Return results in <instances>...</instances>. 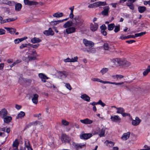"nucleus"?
<instances>
[{
    "label": "nucleus",
    "instance_id": "obj_1",
    "mask_svg": "<svg viewBox=\"0 0 150 150\" xmlns=\"http://www.w3.org/2000/svg\"><path fill=\"white\" fill-rule=\"evenodd\" d=\"M73 26L76 28H79L84 23V19L81 15H77L72 18Z\"/></svg>",
    "mask_w": 150,
    "mask_h": 150
},
{
    "label": "nucleus",
    "instance_id": "obj_2",
    "mask_svg": "<svg viewBox=\"0 0 150 150\" xmlns=\"http://www.w3.org/2000/svg\"><path fill=\"white\" fill-rule=\"evenodd\" d=\"M111 62L113 65L120 66L123 64V59L119 58L113 59L111 60Z\"/></svg>",
    "mask_w": 150,
    "mask_h": 150
},
{
    "label": "nucleus",
    "instance_id": "obj_3",
    "mask_svg": "<svg viewBox=\"0 0 150 150\" xmlns=\"http://www.w3.org/2000/svg\"><path fill=\"white\" fill-rule=\"evenodd\" d=\"M77 28L74 26H71L66 28L65 30H64V32H65L67 34H70L75 32Z\"/></svg>",
    "mask_w": 150,
    "mask_h": 150
},
{
    "label": "nucleus",
    "instance_id": "obj_4",
    "mask_svg": "<svg viewBox=\"0 0 150 150\" xmlns=\"http://www.w3.org/2000/svg\"><path fill=\"white\" fill-rule=\"evenodd\" d=\"M70 73L64 71H57V74L59 76L62 78H65L70 74Z\"/></svg>",
    "mask_w": 150,
    "mask_h": 150
},
{
    "label": "nucleus",
    "instance_id": "obj_5",
    "mask_svg": "<svg viewBox=\"0 0 150 150\" xmlns=\"http://www.w3.org/2000/svg\"><path fill=\"white\" fill-rule=\"evenodd\" d=\"M90 27V30L92 32H94L97 30L98 28V24L96 23H91Z\"/></svg>",
    "mask_w": 150,
    "mask_h": 150
},
{
    "label": "nucleus",
    "instance_id": "obj_6",
    "mask_svg": "<svg viewBox=\"0 0 150 150\" xmlns=\"http://www.w3.org/2000/svg\"><path fill=\"white\" fill-rule=\"evenodd\" d=\"M83 42L85 46L86 47H92L94 45V43L93 42L88 40L86 39H83Z\"/></svg>",
    "mask_w": 150,
    "mask_h": 150
},
{
    "label": "nucleus",
    "instance_id": "obj_7",
    "mask_svg": "<svg viewBox=\"0 0 150 150\" xmlns=\"http://www.w3.org/2000/svg\"><path fill=\"white\" fill-rule=\"evenodd\" d=\"M103 10L101 12L102 14L104 16H107L108 15L110 9L109 6H107L103 8Z\"/></svg>",
    "mask_w": 150,
    "mask_h": 150
},
{
    "label": "nucleus",
    "instance_id": "obj_8",
    "mask_svg": "<svg viewBox=\"0 0 150 150\" xmlns=\"http://www.w3.org/2000/svg\"><path fill=\"white\" fill-rule=\"evenodd\" d=\"M92 136L91 133L82 134L80 136V138L82 139H87L91 138Z\"/></svg>",
    "mask_w": 150,
    "mask_h": 150
},
{
    "label": "nucleus",
    "instance_id": "obj_9",
    "mask_svg": "<svg viewBox=\"0 0 150 150\" xmlns=\"http://www.w3.org/2000/svg\"><path fill=\"white\" fill-rule=\"evenodd\" d=\"M61 140L63 143H69L71 144V143L69 141V138L66 135L63 134L62 136Z\"/></svg>",
    "mask_w": 150,
    "mask_h": 150
},
{
    "label": "nucleus",
    "instance_id": "obj_10",
    "mask_svg": "<svg viewBox=\"0 0 150 150\" xmlns=\"http://www.w3.org/2000/svg\"><path fill=\"white\" fill-rule=\"evenodd\" d=\"M132 120V124L134 126H137L138 125L141 121V120L139 117H136L135 120Z\"/></svg>",
    "mask_w": 150,
    "mask_h": 150
},
{
    "label": "nucleus",
    "instance_id": "obj_11",
    "mask_svg": "<svg viewBox=\"0 0 150 150\" xmlns=\"http://www.w3.org/2000/svg\"><path fill=\"white\" fill-rule=\"evenodd\" d=\"M20 150H33L31 147L29 142L28 140H25V147L23 149H20Z\"/></svg>",
    "mask_w": 150,
    "mask_h": 150
},
{
    "label": "nucleus",
    "instance_id": "obj_12",
    "mask_svg": "<svg viewBox=\"0 0 150 150\" xmlns=\"http://www.w3.org/2000/svg\"><path fill=\"white\" fill-rule=\"evenodd\" d=\"M72 144L77 150H79L80 149H81L86 146V144L84 143L76 144L73 142H72Z\"/></svg>",
    "mask_w": 150,
    "mask_h": 150
},
{
    "label": "nucleus",
    "instance_id": "obj_13",
    "mask_svg": "<svg viewBox=\"0 0 150 150\" xmlns=\"http://www.w3.org/2000/svg\"><path fill=\"white\" fill-rule=\"evenodd\" d=\"M110 119L112 121L115 122H120L121 120V118L117 115H115L114 116H111Z\"/></svg>",
    "mask_w": 150,
    "mask_h": 150
},
{
    "label": "nucleus",
    "instance_id": "obj_14",
    "mask_svg": "<svg viewBox=\"0 0 150 150\" xmlns=\"http://www.w3.org/2000/svg\"><path fill=\"white\" fill-rule=\"evenodd\" d=\"M130 132H128L124 133L121 137V139L123 141H126L130 137Z\"/></svg>",
    "mask_w": 150,
    "mask_h": 150
},
{
    "label": "nucleus",
    "instance_id": "obj_15",
    "mask_svg": "<svg viewBox=\"0 0 150 150\" xmlns=\"http://www.w3.org/2000/svg\"><path fill=\"white\" fill-rule=\"evenodd\" d=\"M19 144V142L18 140L17 139H16L13 141L12 144V147L13 150H18Z\"/></svg>",
    "mask_w": 150,
    "mask_h": 150
},
{
    "label": "nucleus",
    "instance_id": "obj_16",
    "mask_svg": "<svg viewBox=\"0 0 150 150\" xmlns=\"http://www.w3.org/2000/svg\"><path fill=\"white\" fill-rule=\"evenodd\" d=\"M80 121L83 124L90 125L92 123L93 121L88 118H86L83 120H81Z\"/></svg>",
    "mask_w": 150,
    "mask_h": 150
},
{
    "label": "nucleus",
    "instance_id": "obj_17",
    "mask_svg": "<svg viewBox=\"0 0 150 150\" xmlns=\"http://www.w3.org/2000/svg\"><path fill=\"white\" fill-rule=\"evenodd\" d=\"M43 33L47 36L52 35L54 34V32L52 28H49L48 30L44 31Z\"/></svg>",
    "mask_w": 150,
    "mask_h": 150
},
{
    "label": "nucleus",
    "instance_id": "obj_18",
    "mask_svg": "<svg viewBox=\"0 0 150 150\" xmlns=\"http://www.w3.org/2000/svg\"><path fill=\"white\" fill-rule=\"evenodd\" d=\"M7 114V111L5 108H3L0 111V116L2 118H4L6 116Z\"/></svg>",
    "mask_w": 150,
    "mask_h": 150
},
{
    "label": "nucleus",
    "instance_id": "obj_19",
    "mask_svg": "<svg viewBox=\"0 0 150 150\" xmlns=\"http://www.w3.org/2000/svg\"><path fill=\"white\" fill-rule=\"evenodd\" d=\"M38 76L41 79V81L44 82H46V80L49 78L46 75L42 73L39 74Z\"/></svg>",
    "mask_w": 150,
    "mask_h": 150
},
{
    "label": "nucleus",
    "instance_id": "obj_20",
    "mask_svg": "<svg viewBox=\"0 0 150 150\" xmlns=\"http://www.w3.org/2000/svg\"><path fill=\"white\" fill-rule=\"evenodd\" d=\"M114 81H117L124 77V76L121 75L116 74L113 75L111 76Z\"/></svg>",
    "mask_w": 150,
    "mask_h": 150
},
{
    "label": "nucleus",
    "instance_id": "obj_21",
    "mask_svg": "<svg viewBox=\"0 0 150 150\" xmlns=\"http://www.w3.org/2000/svg\"><path fill=\"white\" fill-rule=\"evenodd\" d=\"M73 25L72 21H68L66 22L63 25V27L67 28Z\"/></svg>",
    "mask_w": 150,
    "mask_h": 150
},
{
    "label": "nucleus",
    "instance_id": "obj_22",
    "mask_svg": "<svg viewBox=\"0 0 150 150\" xmlns=\"http://www.w3.org/2000/svg\"><path fill=\"white\" fill-rule=\"evenodd\" d=\"M80 98L83 100L87 102H89L90 100V97L86 94L81 95L80 96Z\"/></svg>",
    "mask_w": 150,
    "mask_h": 150
},
{
    "label": "nucleus",
    "instance_id": "obj_23",
    "mask_svg": "<svg viewBox=\"0 0 150 150\" xmlns=\"http://www.w3.org/2000/svg\"><path fill=\"white\" fill-rule=\"evenodd\" d=\"M25 4L29 6H32L36 5V2L34 1H30L29 0H23Z\"/></svg>",
    "mask_w": 150,
    "mask_h": 150
},
{
    "label": "nucleus",
    "instance_id": "obj_24",
    "mask_svg": "<svg viewBox=\"0 0 150 150\" xmlns=\"http://www.w3.org/2000/svg\"><path fill=\"white\" fill-rule=\"evenodd\" d=\"M4 28L11 34H14L15 33L16 30L15 28H11L5 27Z\"/></svg>",
    "mask_w": 150,
    "mask_h": 150
},
{
    "label": "nucleus",
    "instance_id": "obj_25",
    "mask_svg": "<svg viewBox=\"0 0 150 150\" xmlns=\"http://www.w3.org/2000/svg\"><path fill=\"white\" fill-rule=\"evenodd\" d=\"M104 143L107 146L110 147H111L113 146L115 144L114 142L108 140H106L105 142Z\"/></svg>",
    "mask_w": 150,
    "mask_h": 150
},
{
    "label": "nucleus",
    "instance_id": "obj_26",
    "mask_svg": "<svg viewBox=\"0 0 150 150\" xmlns=\"http://www.w3.org/2000/svg\"><path fill=\"white\" fill-rule=\"evenodd\" d=\"M38 95L36 94H34L33 95L32 100L33 102L35 104H37L38 102Z\"/></svg>",
    "mask_w": 150,
    "mask_h": 150
},
{
    "label": "nucleus",
    "instance_id": "obj_27",
    "mask_svg": "<svg viewBox=\"0 0 150 150\" xmlns=\"http://www.w3.org/2000/svg\"><path fill=\"white\" fill-rule=\"evenodd\" d=\"M31 41L32 43L35 44L40 42L41 40L38 38L34 37L31 39Z\"/></svg>",
    "mask_w": 150,
    "mask_h": 150
},
{
    "label": "nucleus",
    "instance_id": "obj_28",
    "mask_svg": "<svg viewBox=\"0 0 150 150\" xmlns=\"http://www.w3.org/2000/svg\"><path fill=\"white\" fill-rule=\"evenodd\" d=\"M92 81L94 82H98L103 84H106V81H104L98 78H93L91 79Z\"/></svg>",
    "mask_w": 150,
    "mask_h": 150
},
{
    "label": "nucleus",
    "instance_id": "obj_29",
    "mask_svg": "<svg viewBox=\"0 0 150 150\" xmlns=\"http://www.w3.org/2000/svg\"><path fill=\"white\" fill-rule=\"evenodd\" d=\"M15 10L17 11H20L22 7V5L20 3H17L15 4Z\"/></svg>",
    "mask_w": 150,
    "mask_h": 150
},
{
    "label": "nucleus",
    "instance_id": "obj_30",
    "mask_svg": "<svg viewBox=\"0 0 150 150\" xmlns=\"http://www.w3.org/2000/svg\"><path fill=\"white\" fill-rule=\"evenodd\" d=\"M4 118V122L6 123H9L12 120L11 117L10 116H6Z\"/></svg>",
    "mask_w": 150,
    "mask_h": 150
},
{
    "label": "nucleus",
    "instance_id": "obj_31",
    "mask_svg": "<svg viewBox=\"0 0 150 150\" xmlns=\"http://www.w3.org/2000/svg\"><path fill=\"white\" fill-rule=\"evenodd\" d=\"M96 7H99L100 6H104L107 5L105 1H98L96 2Z\"/></svg>",
    "mask_w": 150,
    "mask_h": 150
},
{
    "label": "nucleus",
    "instance_id": "obj_32",
    "mask_svg": "<svg viewBox=\"0 0 150 150\" xmlns=\"http://www.w3.org/2000/svg\"><path fill=\"white\" fill-rule=\"evenodd\" d=\"M4 3L10 6L14 5L15 4V2L13 1H10L7 0L4 1Z\"/></svg>",
    "mask_w": 150,
    "mask_h": 150
},
{
    "label": "nucleus",
    "instance_id": "obj_33",
    "mask_svg": "<svg viewBox=\"0 0 150 150\" xmlns=\"http://www.w3.org/2000/svg\"><path fill=\"white\" fill-rule=\"evenodd\" d=\"M52 16L54 17L59 18L62 17L63 16V14L62 13L58 12L54 13Z\"/></svg>",
    "mask_w": 150,
    "mask_h": 150
},
{
    "label": "nucleus",
    "instance_id": "obj_34",
    "mask_svg": "<svg viewBox=\"0 0 150 150\" xmlns=\"http://www.w3.org/2000/svg\"><path fill=\"white\" fill-rule=\"evenodd\" d=\"M25 115V113L23 111H21L18 114L16 118V119L22 118Z\"/></svg>",
    "mask_w": 150,
    "mask_h": 150
},
{
    "label": "nucleus",
    "instance_id": "obj_35",
    "mask_svg": "<svg viewBox=\"0 0 150 150\" xmlns=\"http://www.w3.org/2000/svg\"><path fill=\"white\" fill-rule=\"evenodd\" d=\"M116 109L117 110L116 111L117 113L120 114L121 115L125 111V109L122 107L118 108H116Z\"/></svg>",
    "mask_w": 150,
    "mask_h": 150
},
{
    "label": "nucleus",
    "instance_id": "obj_36",
    "mask_svg": "<svg viewBox=\"0 0 150 150\" xmlns=\"http://www.w3.org/2000/svg\"><path fill=\"white\" fill-rule=\"evenodd\" d=\"M146 9V7L144 6H140L138 7L139 11L140 13H143Z\"/></svg>",
    "mask_w": 150,
    "mask_h": 150
},
{
    "label": "nucleus",
    "instance_id": "obj_37",
    "mask_svg": "<svg viewBox=\"0 0 150 150\" xmlns=\"http://www.w3.org/2000/svg\"><path fill=\"white\" fill-rule=\"evenodd\" d=\"M33 123L34 125H37L38 127H41V128H43L42 123L39 121H35Z\"/></svg>",
    "mask_w": 150,
    "mask_h": 150
},
{
    "label": "nucleus",
    "instance_id": "obj_38",
    "mask_svg": "<svg viewBox=\"0 0 150 150\" xmlns=\"http://www.w3.org/2000/svg\"><path fill=\"white\" fill-rule=\"evenodd\" d=\"M124 83V82H119L116 83L115 82H112L109 81H106V84H115V85L117 86L120 85H122Z\"/></svg>",
    "mask_w": 150,
    "mask_h": 150
},
{
    "label": "nucleus",
    "instance_id": "obj_39",
    "mask_svg": "<svg viewBox=\"0 0 150 150\" xmlns=\"http://www.w3.org/2000/svg\"><path fill=\"white\" fill-rule=\"evenodd\" d=\"M106 129V128H103L101 130L100 129V131L99 133V136L100 137H103L104 136Z\"/></svg>",
    "mask_w": 150,
    "mask_h": 150
},
{
    "label": "nucleus",
    "instance_id": "obj_40",
    "mask_svg": "<svg viewBox=\"0 0 150 150\" xmlns=\"http://www.w3.org/2000/svg\"><path fill=\"white\" fill-rule=\"evenodd\" d=\"M59 23H61L60 20L51 21L50 22V24L51 25L54 26L58 24Z\"/></svg>",
    "mask_w": 150,
    "mask_h": 150
},
{
    "label": "nucleus",
    "instance_id": "obj_41",
    "mask_svg": "<svg viewBox=\"0 0 150 150\" xmlns=\"http://www.w3.org/2000/svg\"><path fill=\"white\" fill-rule=\"evenodd\" d=\"M150 72V65L148 66L147 68L143 72V75L144 76L146 75Z\"/></svg>",
    "mask_w": 150,
    "mask_h": 150
},
{
    "label": "nucleus",
    "instance_id": "obj_42",
    "mask_svg": "<svg viewBox=\"0 0 150 150\" xmlns=\"http://www.w3.org/2000/svg\"><path fill=\"white\" fill-rule=\"evenodd\" d=\"M69 9L71 10L70 13L69 15V18H72L74 17L73 14V10H74V7H71L69 8Z\"/></svg>",
    "mask_w": 150,
    "mask_h": 150
},
{
    "label": "nucleus",
    "instance_id": "obj_43",
    "mask_svg": "<svg viewBox=\"0 0 150 150\" xmlns=\"http://www.w3.org/2000/svg\"><path fill=\"white\" fill-rule=\"evenodd\" d=\"M115 25L114 23H111L108 24V30H112L113 29Z\"/></svg>",
    "mask_w": 150,
    "mask_h": 150
},
{
    "label": "nucleus",
    "instance_id": "obj_44",
    "mask_svg": "<svg viewBox=\"0 0 150 150\" xmlns=\"http://www.w3.org/2000/svg\"><path fill=\"white\" fill-rule=\"evenodd\" d=\"M133 3L130 2H128L126 4L127 6H128L132 10H133L134 9V7Z\"/></svg>",
    "mask_w": 150,
    "mask_h": 150
},
{
    "label": "nucleus",
    "instance_id": "obj_45",
    "mask_svg": "<svg viewBox=\"0 0 150 150\" xmlns=\"http://www.w3.org/2000/svg\"><path fill=\"white\" fill-rule=\"evenodd\" d=\"M123 64L122 65H124L125 67H127L130 65V63L126 61L124 59H123Z\"/></svg>",
    "mask_w": 150,
    "mask_h": 150
},
{
    "label": "nucleus",
    "instance_id": "obj_46",
    "mask_svg": "<svg viewBox=\"0 0 150 150\" xmlns=\"http://www.w3.org/2000/svg\"><path fill=\"white\" fill-rule=\"evenodd\" d=\"M108 68H104L100 70V72L103 75L106 73L108 71Z\"/></svg>",
    "mask_w": 150,
    "mask_h": 150
},
{
    "label": "nucleus",
    "instance_id": "obj_47",
    "mask_svg": "<svg viewBox=\"0 0 150 150\" xmlns=\"http://www.w3.org/2000/svg\"><path fill=\"white\" fill-rule=\"evenodd\" d=\"M115 29L114 31L115 33H117L120 30V25H115Z\"/></svg>",
    "mask_w": 150,
    "mask_h": 150
},
{
    "label": "nucleus",
    "instance_id": "obj_48",
    "mask_svg": "<svg viewBox=\"0 0 150 150\" xmlns=\"http://www.w3.org/2000/svg\"><path fill=\"white\" fill-rule=\"evenodd\" d=\"M146 33V32H142L140 33H137L135 34V37H138L141 36Z\"/></svg>",
    "mask_w": 150,
    "mask_h": 150
},
{
    "label": "nucleus",
    "instance_id": "obj_49",
    "mask_svg": "<svg viewBox=\"0 0 150 150\" xmlns=\"http://www.w3.org/2000/svg\"><path fill=\"white\" fill-rule=\"evenodd\" d=\"M122 116L123 117L126 116H128L131 119H132V117L131 116L130 114L128 113L125 112H124L122 114Z\"/></svg>",
    "mask_w": 150,
    "mask_h": 150
},
{
    "label": "nucleus",
    "instance_id": "obj_50",
    "mask_svg": "<svg viewBox=\"0 0 150 150\" xmlns=\"http://www.w3.org/2000/svg\"><path fill=\"white\" fill-rule=\"evenodd\" d=\"M25 79L22 78V75H21L20 76L18 80V82L20 84H22L23 82H24Z\"/></svg>",
    "mask_w": 150,
    "mask_h": 150
},
{
    "label": "nucleus",
    "instance_id": "obj_51",
    "mask_svg": "<svg viewBox=\"0 0 150 150\" xmlns=\"http://www.w3.org/2000/svg\"><path fill=\"white\" fill-rule=\"evenodd\" d=\"M78 59V57L77 56H75L74 57L71 58V62H77Z\"/></svg>",
    "mask_w": 150,
    "mask_h": 150
},
{
    "label": "nucleus",
    "instance_id": "obj_52",
    "mask_svg": "<svg viewBox=\"0 0 150 150\" xmlns=\"http://www.w3.org/2000/svg\"><path fill=\"white\" fill-rule=\"evenodd\" d=\"M100 131V129L99 128H96L94 131V134H98Z\"/></svg>",
    "mask_w": 150,
    "mask_h": 150
},
{
    "label": "nucleus",
    "instance_id": "obj_53",
    "mask_svg": "<svg viewBox=\"0 0 150 150\" xmlns=\"http://www.w3.org/2000/svg\"><path fill=\"white\" fill-rule=\"evenodd\" d=\"M65 86L66 87L69 91L72 89V88L70 85L69 83H66L65 84Z\"/></svg>",
    "mask_w": 150,
    "mask_h": 150
},
{
    "label": "nucleus",
    "instance_id": "obj_54",
    "mask_svg": "<svg viewBox=\"0 0 150 150\" xmlns=\"http://www.w3.org/2000/svg\"><path fill=\"white\" fill-rule=\"evenodd\" d=\"M98 105H100L102 107H104L105 105V104L101 100H100L98 102Z\"/></svg>",
    "mask_w": 150,
    "mask_h": 150
},
{
    "label": "nucleus",
    "instance_id": "obj_55",
    "mask_svg": "<svg viewBox=\"0 0 150 150\" xmlns=\"http://www.w3.org/2000/svg\"><path fill=\"white\" fill-rule=\"evenodd\" d=\"M89 8H93L95 7H97L96 2L92 4H89L88 6Z\"/></svg>",
    "mask_w": 150,
    "mask_h": 150
},
{
    "label": "nucleus",
    "instance_id": "obj_56",
    "mask_svg": "<svg viewBox=\"0 0 150 150\" xmlns=\"http://www.w3.org/2000/svg\"><path fill=\"white\" fill-rule=\"evenodd\" d=\"M104 48L105 50H108L109 49V46L108 44L107 43H105L104 45Z\"/></svg>",
    "mask_w": 150,
    "mask_h": 150
},
{
    "label": "nucleus",
    "instance_id": "obj_57",
    "mask_svg": "<svg viewBox=\"0 0 150 150\" xmlns=\"http://www.w3.org/2000/svg\"><path fill=\"white\" fill-rule=\"evenodd\" d=\"M28 45H29L31 47H32V48H37L39 46V44H37L35 45L29 44Z\"/></svg>",
    "mask_w": 150,
    "mask_h": 150
},
{
    "label": "nucleus",
    "instance_id": "obj_58",
    "mask_svg": "<svg viewBox=\"0 0 150 150\" xmlns=\"http://www.w3.org/2000/svg\"><path fill=\"white\" fill-rule=\"evenodd\" d=\"M63 61L65 63L71 62V58H70L69 57H67L66 59H64L63 60Z\"/></svg>",
    "mask_w": 150,
    "mask_h": 150
},
{
    "label": "nucleus",
    "instance_id": "obj_59",
    "mask_svg": "<svg viewBox=\"0 0 150 150\" xmlns=\"http://www.w3.org/2000/svg\"><path fill=\"white\" fill-rule=\"evenodd\" d=\"M16 20V19H15V18H13L6 19L7 23L9 22H10L11 21H15Z\"/></svg>",
    "mask_w": 150,
    "mask_h": 150
},
{
    "label": "nucleus",
    "instance_id": "obj_60",
    "mask_svg": "<svg viewBox=\"0 0 150 150\" xmlns=\"http://www.w3.org/2000/svg\"><path fill=\"white\" fill-rule=\"evenodd\" d=\"M62 123L63 125L67 126L68 125L69 123L65 120H62Z\"/></svg>",
    "mask_w": 150,
    "mask_h": 150
},
{
    "label": "nucleus",
    "instance_id": "obj_61",
    "mask_svg": "<svg viewBox=\"0 0 150 150\" xmlns=\"http://www.w3.org/2000/svg\"><path fill=\"white\" fill-rule=\"evenodd\" d=\"M5 30L2 28H0V35L4 34L5 33Z\"/></svg>",
    "mask_w": 150,
    "mask_h": 150
},
{
    "label": "nucleus",
    "instance_id": "obj_62",
    "mask_svg": "<svg viewBox=\"0 0 150 150\" xmlns=\"http://www.w3.org/2000/svg\"><path fill=\"white\" fill-rule=\"evenodd\" d=\"M100 29H101V30H105L107 29V27L105 26V24H103L100 26Z\"/></svg>",
    "mask_w": 150,
    "mask_h": 150
},
{
    "label": "nucleus",
    "instance_id": "obj_63",
    "mask_svg": "<svg viewBox=\"0 0 150 150\" xmlns=\"http://www.w3.org/2000/svg\"><path fill=\"white\" fill-rule=\"evenodd\" d=\"M46 85L48 87L51 88L52 87V84L50 82H47L46 83Z\"/></svg>",
    "mask_w": 150,
    "mask_h": 150
},
{
    "label": "nucleus",
    "instance_id": "obj_64",
    "mask_svg": "<svg viewBox=\"0 0 150 150\" xmlns=\"http://www.w3.org/2000/svg\"><path fill=\"white\" fill-rule=\"evenodd\" d=\"M88 52L92 53H94L96 52V50L95 48H92L91 49L89 50L88 51Z\"/></svg>",
    "mask_w": 150,
    "mask_h": 150
}]
</instances>
